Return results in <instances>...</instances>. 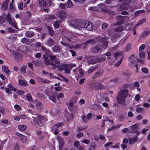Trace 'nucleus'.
I'll return each instance as SVG.
<instances>
[{
	"label": "nucleus",
	"mask_w": 150,
	"mask_h": 150,
	"mask_svg": "<svg viewBox=\"0 0 150 150\" xmlns=\"http://www.w3.org/2000/svg\"><path fill=\"white\" fill-rule=\"evenodd\" d=\"M66 12L62 11L60 12L58 16L61 20H63L66 18Z\"/></svg>",
	"instance_id": "obj_13"
},
{
	"label": "nucleus",
	"mask_w": 150,
	"mask_h": 150,
	"mask_svg": "<svg viewBox=\"0 0 150 150\" xmlns=\"http://www.w3.org/2000/svg\"><path fill=\"white\" fill-rule=\"evenodd\" d=\"M75 2H78L80 4H82L84 3L86 0H73Z\"/></svg>",
	"instance_id": "obj_54"
},
{
	"label": "nucleus",
	"mask_w": 150,
	"mask_h": 150,
	"mask_svg": "<svg viewBox=\"0 0 150 150\" xmlns=\"http://www.w3.org/2000/svg\"><path fill=\"white\" fill-rule=\"evenodd\" d=\"M18 82L21 85L26 86L28 85L27 82L22 79H20Z\"/></svg>",
	"instance_id": "obj_31"
},
{
	"label": "nucleus",
	"mask_w": 150,
	"mask_h": 150,
	"mask_svg": "<svg viewBox=\"0 0 150 150\" xmlns=\"http://www.w3.org/2000/svg\"><path fill=\"white\" fill-rule=\"evenodd\" d=\"M30 42V40L26 38H22L21 40V42L22 44L27 45L29 44Z\"/></svg>",
	"instance_id": "obj_19"
},
{
	"label": "nucleus",
	"mask_w": 150,
	"mask_h": 150,
	"mask_svg": "<svg viewBox=\"0 0 150 150\" xmlns=\"http://www.w3.org/2000/svg\"><path fill=\"white\" fill-rule=\"evenodd\" d=\"M18 128L21 130L23 131L26 128V126L24 125H20L18 126Z\"/></svg>",
	"instance_id": "obj_35"
},
{
	"label": "nucleus",
	"mask_w": 150,
	"mask_h": 150,
	"mask_svg": "<svg viewBox=\"0 0 150 150\" xmlns=\"http://www.w3.org/2000/svg\"><path fill=\"white\" fill-rule=\"evenodd\" d=\"M123 30V28L122 26H119L115 28L114 29V30L115 31L119 32H121Z\"/></svg>",
	"instance_id": "obj_25"
},
{
	"label": "nucleus",
	"mask_w": 150,
	"mask_h": 150,
	"mask_svg": "<svg viewBox=\"0 0 150 150\" xmlns=\"http://www.w3.org/2000/svg\"><path fill=\"white\" fill-rule=\"evenodd\" d=\"M103 72V70L102 69H100L98 70L93 76V78H96L101 75Z\"/></svg>",
	"instance_id": "obj_16"
},
{
	"label": "nucleus",
	"mask_w": 150,
	"mask_h": 150,
	"mask_svg": "<svg viewBox=\"0 0 150 150\" xmlns=\"http://www.w3.org/2000/svg\"><path fill=\"white\" fill-rule=\"evenodd\" d=\"M113 143L112 142H109L108 143H106L105 145V147H108L109 146H112V145L113 144Z\"/></svg>",
	"instance_id": "obj_60"
},
{
	"label": "nucleus",
	"mask_w": 150,
	"mask_h": 150,
	"mask_svg": "<svg viewBox=\"0 0 150 150\" xmlns=\"http://www.w3.org/2000/svg\"><path fill=\"white\" fill-rule=\"evenodd\" d=\"M10 24H11L12 26L14 28L18 29V27L17 25L16 22L14 21L13 20L12 21H11L9 23Z\"/></svg>",
	"instance_id": "obj_27"
},
{
	"label": "nucleus",
	"mask_w": 150,
	"mask_h": 150,
	"mask_svg": "<svg viewBox=\"0 0 150 150\" xmlns=\"http://www.w3.org/2000/svg\"><path fill=\"white\" fill-rule=\"evenodd\" d=\"M8 87L10 88H11V90L13 91H16V89L13 87V86L11 84H9L7 86Z\"/></svg>",
	"instance_id": "obj_49"
},
{
	"label": "nucleus",
	"mask_w": 150,
	"mask_h": 150,
	"mask_svg": "<svg viewBox=\"0 0 150 150\" xmlns=\"http://www.w3.org/2000/svg\"><path fill=\"white\" fill-rule=\"evenodd\" d=\"M125 119V117L123 115L120 116L119 117V120L120 121H123Z\"/></svg>",
	"instance_id": "obj_58"
},
{
	"label": "nucleus",
	"mask_w": 150,
	"mask_h": 150,
	"mask_svg": "<svg viewBox=\"0 0 150 150\" xmlns=\"http://www.w3.org/2000/svg\"><path fill=\"white\" fill-rule=\"evenodd\" d=\"M97 67L96 66L94 67H92L88 69V73H91L95 71Z\"/></svg>",
	"instance_id": "obj_32"
},
{
	"label": "nucleus",
	"mask_w": 150,
	"mask_h": 150,
	"mask_svg": "<svg viewBox=\"0 0 150 150\" xmlns=\"http://www.w3.org/2000/svg\"><path fill=\"white\" fill-rule=\"evenodd\" d=\"M26 98L28 100L30 101L32 99V97L30 94H28L27 95Z\"/></svg>",
	"instance_id": "obj_61"
},
{
	"label": "nucleus",
	"mask_w": 150,
	"mask_h": 150,
	"mask_svg": "<svg viewBox=\"0 0 150 150\" xmlns=\"http://www.w3.org/2000/svg\"><path fill=\"white\" fill-rule=\"evenodd\" d=\"M56 65H59V67H56V68H59L62 70H64V71L69 66V65L67 64L61 65L60 64V62L59 63L56 64Z\"/></svg>",
	"instance_id": "obj_15"
},
{
	"label": "nucleus",
	"mask_w": 150,
	"mask_h": 150,
	"mask_svg": "<svg viewBox=\"0 0 150 150\" xmlns=\"http://www.w3.org/2000/svg\"><path fill=\"white\" fill-rule=\"evenodd\" d=\"M87 126H84L82 127H78L76 129V132H78L81 131H82L87 127Z\"/></svg>",
	"instance_id": "obj_30"
},
{
	"label": "nucleus",
	"mask_w": 150,
	"mask_h": 150,
	"mask_svg": "<svg viewBox=\"0 0 150 150\" xmlns=\"http://www.w3.org/2000/svg\"><path fill=\"white\" fill-rule=\"evenodd\" d=\"M98 87L97 88L98 89H104L105 88V86H103L102 84H98Z\"/></svg>",
	"instance_id": "obj_52"
},
{
	"label": "nucleus",
	"mask_w": 150,
	"mask_h": 150,
	"mask_svg": "<svg viewBox=\"0 0 150 150\" xmlns=\"http://www.w3.org/2000/svg\"><path fill=\"white\" fill-rule=\"evenodd\" d=\"M45 44L50 47H52L54 45L55 41L52 38H49L45 41Z\"/></svg>",
	"instance_id": "obj_7"
},
{
	"label": "nucleus",
	"mask_w": 150,
	"mask_h": 150,
	"mask_svg": "<svg viewBox=\"0 0 150 150\" xmlns=\"http://www.w3.org/2000/svg\"><path fill=\"white\" fill-rule=\"evenodd\" d=\"M71 67L69 66L65 70V72L67 74H69L70 73L71 70Z\"/></svg>",
	"instance_id": "obj_56"
},
{
	"label": "nucleus",
	"mask_w": 150,
	"mask_h": 150,
	"mask_svg": "<svg viewBox=\"0 0 150 150\" xmlns=\"http://www.w3.org/2000/svg\"><path fill=\"white\" fill-rule=\"evenodd\" d=\"M52 51L55 52H61V47L60 46L55 45L52 48Z\"/></svg>",
	"instance_id": "obj_12"
},
{
	"label": "nucleus",
	"mask_w": 150,
	"mask_h": 150,
	"mask_svg": "<svg viewBox=\"0 0 150 150\" xmlns=\"http://www.w3.org/2000/svg\"><path fill=\"white\" fill-rule=\"evenodd\" d=\"M70 42H69V43H67L63 41L60 42V44H61L66 47L69 46L70 45Z\"/></svg>",
	"instance_id": "obj_44"
},
{
	"label": "nucleus",
	"mask_w": 150,
	"mask_h": 150,
	"mask_svg": "<svg viewBox=\"0 0 150 150\" xmlns=\"http://www.w3.org/2000/svg\"><path fill=\"white\" fill-rule=\"evenodd\" d=\"M39 4L41 6L45 7L46 6L47 4L44 0H41L39 2Z\"/></svg>",
	"instance_id": "obj_34"
},
{
	"label": "nucleus",
	"mask_w": 150,
	"mask_h": 150,
	"mask_svg": "<svg viewBox=\"0 0 150 150\" xmlns=\"http://www.w3.org/2000/svg\"><path fill=\"white\" fill-rule=\"evenodd\" d=\"M18 135L17 134V135L19 136V138L21 142L23 143H26L27 140V137L26 136L22 135L19 133H18Z\"/></svg>",
	"instance_id": "obj_17"
},
{
	"label": "nucleus",
	"mask_w": 150,
	"mask_h": 150,
	"mask_svg": "<svg viewBox=\"0 0 150 150\" xmlns=\"http://www.w3.org/2000/svg\"><path fill=\"white\" fill-rule=\"evenodd\" d=\"M130 59L132 60L130 62L129 65L130 67H136V72H138L139 71L138 69V65L137 64L138 62L137 59L135 58V57L134 55V54H132L130 57Z\"/></svg>",
	"instance_id": "obj_4"
},
{
	"label": "nucleus",
	"mask_w": 150,
	"mask_h": 150,
	"mask_svg": "<svg viewBox=\"0 0 150 150\" xmlns=\"http://www.w3.org/2000/svg\"><path fill=\"white\" fill-rule=\"evenodd\" d=\"M146 21V20L145 19H143L142 20H140L137 23V24L136 25V27L137 26L139 25L142 24L143 23H144V22H145Z\"/></svg>",
	"instance_id": "obj_38"
},
{
	"label": "nucleus",
	"mask_w": 150,
	"mask_h": 150,
	"mask_svg": "<svg viewBox=\"0 0 150 150\" xmlns=\"http://www.w3.org/2000/svg\"><path fill=\"white\" fill-rule=\"evenodd\" d=\"M57 93H54L51 96H49V99L51 100L52 102L55 103L56 101Z\"/></svg>",
	"instance_id": "obj_22"
},
{
	"label": "nucleus",
	"mask_w": 150,
	"mask_h": 150,
	"mask_svg": "<svg viewBox=\"0 0 150 150\" xmlns=\"http://www.w3.org/2000/svg\"><path fill=\"white\" fill-rule=\"evenodd\" d=\"M124 16H119L116 17V20L117 21L116 23L114 24V25H120L123 23L124 20Z\"/></svg>",
	"instance_id": "obj_6"
},
{
	"label": "nucleus",
	"mask_w": 150,
	"mask_h": 150,
	"mask_svg": "<svg viewBox=\"0 0 150 150\" xmlns=\"http://www.w3.org/2000/svg\"><path fill=\"white\" fill-rule=\"evenodd\" d=\"M145 52L143 51L140 52L139 54V57L141 58H144L145 57Z\"/></svg>",
	"instance_id": "obj_33"
},
{
	"label": "nucleus",
	"mask_w": 150,
	"mask_h": 150,
	"mask_svg": "<svg viewBox=\"0 0 150 150\" xmlns=\"http://www.w3.org/2000/svg\"><path fill=\"white\" fill-rule=\"evenodd\" d=\"M53 24L54 28H58L59 27V21H56L54 22Z\"/></svg>",
	"instance_id": "obj_39"
},
{
	"label": "nucleus",
	"mask_w": 150,
	"mask_h": 150,
	"mask_svg": "<svg viewBox=\"0 0 150 150\" xmlns=\"http://www.w3.org/2000/svg\"><path fill=\"white\" fill-rule=\"evenodd\" d=\"M137 112L138 113L140 112H144L145 111L143 108H137L136 110Z\"/></svg>",
	"instance_id": "obj_46"
},
{
	"label": "nucleus",
	"mask_w": 150,
	"mask_h": 150,
	"mask_svg": "<svg viewBox=\"0 0 150 150\" xmlns=\"http://www.w3.org/2000/svg\"><path fill=\"white\" fill-rule=\"evenodd\" d=\"M108 9H107L106 7L104 5V7L101 9V10L102 12L107 13L108 12Z\"/></svg>",
	"instance_id": "obj_59"
},
{
	"label": "nucleus",
	"mask_w": 150,
	"mask_h": 150,
	"mask_svg": "<svg viewBox=\"0 0 150 150\" xmlns=\"http://www.w3.org/2000/svg\"><path fill=\"white\" fill-rule=\"evenodd\" d=\"M35 35V33L33 31H28L26 32L25 35L28 38H31L33 37Z\"/></svg>",
	"instance_id": "obj_18"
},
{
	"label": "nucleus",
	"mask_w": 150,
	"mask_h": 150,
	"mask_svg": "<svg viewBox=\"0 0 150 150\" xmlns=\"http://www.w3.org/2000/svg\"><path fill=\"white\" fill-rule=\"evenodd\" d=\"M144 12L145 11L144 10L137 11L135 12L134 15L136 16H137L139 14L142 13H144Z\"/></svg>",
	"instance_id": "obj_42"
},
{
	"label": "nucleus",
	"mask_w": 150,
	"mask_h": 150,
	"mask_svg": "<svg viewBox=\"0 0 150 150\" xmlns=\"http://www.w3.org/2000/svg\"><path fill=\"white\" fill-rule=\"evenodd\" d=\"M50 59L49 58L45 55H43V61L45 64L47 65H50L54 67V69L56 67H59V65H56V64L59 63L60 61L59 59L55 55L53 54H50L49 55Z\"/></svg>",
	"instance_id": "obj_2"
},
{
	"label": "nucleus",
	"mask_w": 150,
	"mask_h": 150,
	"mask_svg": "<svg viewBox=\"0 0 150 150\" xmlns=\"http://www.w3.org/2000/svg\"><path fill=\"white\" fill-rule=\"evenodd\" d=\"M27 68V66L24 65L21 67L20 71L22 73V74H25L26 72L25 69Z\"/></svg>",
	"instance_id": "obj_28"
},
{
	"label": "nucleus",
	"mask_w": 150,
	"mask_h": 150,
	"mask_svg": "<svg viewBox=\"0 0 150 150\" xmlns=\"http://www.w3.org/2000/svg\"><path fill=\"white\" fill-rule=\"evenodd\" d=\"M128 87V84H125L123 85L122 87V88L124 90H120L116 98L118 102L124 106H126V105L125 99L128 94L129 91L126 89Z\"/></svg>",
	"instance_id": "obj_1"
},
{
	"label": "nucleus",
	"mask_w": 150,
	"mask_h": 150,
	"mask_svg": "<svg viewBox=\"0 0 150 150\" xmlns=\"http://www.w3.org/2000/svg\"><path fill=\"white\" fill-rule=\"evenodd\" d=\"M123 59V57H122L119 60V61L116 63L115 64L114 66L115 67H118L119 65L121 64V62H122V60Z\"/></svg>",
	"instance_id": "obj_41"
},
{
	"label": "nucleus",
	"mask_w": 150,
	"mask_h": 150,
	"mask_svg": "<svg viewBox=\"0 0 150 150\" xmlns=\"http://www.w3.org/2000/svg\"><path fill=\"white\" fill-rule=\"evenodd\" d=\"M2 69L3 71L8 75L10 74V71L8 69V67L6 66H4L2 67Z\"/></svg>",
	"instance_id": "obj_23"
},
{
	"label": "nucleus",
	"mask_w": 150,
	"mask_h": 150,
	"mask_svg": "<svg viewBox=\"0 0 150 150\" xmlns=\"http://www.w3.org/2000/svg\"><path fill=\"white\" fill-rule=\"evenodd\" d=\"M101 49V47L99 45L93 47L91 49V52L93 53H96Z\"/></svg>",
	"instance_id": "obj_10"
},
{
	"label": "nucleus",
	"mask_w": 150,
	"mask_h": 150,
	"mask_svg": "<svg viewBox=\"0 0 150 150\" xmlns=\"http://www.w3.org/2000/svg\"><path fill=\"white\" fill-rule=\"evenodd\" d=\"M7 30L8 32L10 33H13L14 32L15 29H13L11 27L8 28H7Z\"/></svg>",
	"instance_id": "obj_55"
},
{
	"label": "nucleus",
	"mask_w": 150,
	"mask_h": 150,
	"mask_svg": "<svg viewBox=\"0 0 150 150\" xmlns=\"http://www.w3.org/2000/svg\"><path fill=\"white\" fill-rule=\"evenodd\" d=\"M57 140L59 144V149L60 150H62V147L64 144V140L62 137L60 136H58Z\"/></svg>",
	"instance_id": "obj_8"
},
{
	"label": "nucleus",
	"mask_w": 150,
	"mask_h": 150,
	"mask_svg": "<svg viewBox=\"0 0 150 150\" xmlns=\"http://www.w3.org/2000/svg\"><path fill=\"white\" fill-rule=\"evenodd\" d=\"M37 117H33V121L35 125L37 124L39 125L40 124L42 123V120L43 119L42 116L39 114H36Z\"/></svg>",
	"instance_id": "obj_5"
},
{
	"label": "nucleus",
	"mask_w": 150,
	"mask_h": 150,
	"mask_svg": "<svg viewBox=\"0 0 150 150\" xmlns=\"http://www.w3.org/2000/svg\"><path fill=\"white\" fill-rule=\"evenodd\" d=\"M138 125L137 124H134L131 126V128L132 130H136L137 129Z\"/></svg>",
	"instance_id": "obj_50"
},
{
	"label": "nucleus",
	"mask_w": 150,
	"mask_h": 150,
	"mask_svg": "<svg viewBox=\"0 0 150 150\" xmlns=\"http://www.w3.org/2000/svg\"><path fill=\"white\" fill-rule=\"evenodd\" d=\"M131 47V45L130 43H128L127 44L126 47V50L128 51L129 50Z\"/></svg>",
	"instance_id": "obj_48"
},
{
	"label": "nucleus",
	"mask_w": 150,
	"mask_h": 150,
	"mask_svg": "<svg viewBox=\"0 0 150 150\" xmlns=\"http://www.w3.org/2000/svg\"><path fill=\"white\" fill-rule=\"evenodd\" d=\"M62 122L57 123L56 124L54 125L53 128H55L54 127L56 126L57 128H58L60 127L62 125Z\"/></svg>",
	"instance_id": "obj_51"
},
{
	"label": "nucleus",
	"mask_w": 150,
	"mask_h": 150,
	"mask_svg": "<svg viewBox=\"0 0 150 150\" xmlns=\"http://www.w3.org/2000/svg\"><path fill=\"white\" fill-rule=\"evenodd\" d=\"M2 7H4V10H6L8 6V2H4L2 4Z\"/></svg>",
	"instance_id": "obj_43"
},
{
	"label": "nucleus",
	"mask_w": 150,
	"mask_h": 150,
	"mask_svg": "<svg viewBox=\"0 0 150 150\" xmlns=\"http://www.w3.org/2000/svg\"><path fill=\"white\" fill-rule=\"evenodd\" d=\"M120 143L119 142L115 144L112 146H111V147L113 148H118L119 147V145Z\"/></svg>",
	"instance_id": "obj_57"
},
{
	"label": "nucleus",
	"mask_w": 150,
	"mask_h": 150,
	"mask_svg": "<svg viewBox=\"0 0 150 150\" xmlns=\"http://www.w3.org/2000/svg\"><path fill=\"white\" fill-rule=\"evenodd\" d=\"M119 1L124 2L120 6V9L121 10H127L129 7L128 6L129 4H127V1H124L122 0H119Z\"/></svg>",
	"instance_id": "obj_9"
},
{
	"label": "nucleus",
	"mask_w": 150,
	"mask_h": 150,
	"mask_svg": "<svg viewBox=\"0 0 150 150\" xmlns=\"http://www.w3.org/2000/svg\"><path fill=\"white\" fill-rule=\"evenodd\" d=\"M47 29L48 30L49 33L51 35H52L53 34V30L51 28L50 26L47 27Z\"/></svg>",
	"instance_id": "obj_40"
},
{
	"label": "nucleus",
	"mask_w": 150,
	"mask_h": 150,
	"mask_svg": "<svg viewBox=\"0 0 150 150\" xmlns=\"http://www.w3.org/2000/svg\"><path fill=\"white\" fill-rule=\"evenodd\" d=\"M138 140V137H134L130 138L129 139V144H133Z\"/></svg>",
	"instance_id": "obj_20"
},
{
	"label": "nucleus",
	"mask_w": 150,
	"mask_h": 150,
	"mask_svg": "<svg viewBox=\"0 0 150 150\" xmlns=\"http://www.w3.org/2000/svg\"><path fill=\"white\" fill-rule=\"evenodd\" d=\"M86 24L85 28L88 30H91L93 29V25L91 22H89Z\"/></svg>",
	"instance_id": "obj_14"
},
{
	"label": "nucleus",
	"mask_w": 150,
	"mask_h": 150,
	"mask_svg": "<svg viewBox=\"0 0 150 150\" xmlns=\"http://www.w3.org/2000/svg\"><path fill=\"white\" fill-rule=\"evenodd\" d=\"M122 54V52H117L115 53L114 54V56L115 57H117L118 56H121Z\"/></svg>",
	"instance_id": "obj_64"
},
{
	"label": "nucleus",
	"mask_w": 150,
	"mask_h": 150,
	"mask_svg": "<svg viewBox=\"0 0 150 150\" xmlns=\"http://www.w3.org/2000/svg\"><path fill=\"white\" fill-rule=\"evenodd\" d=\"M100 106L97 105H94L93 106V108L95 110L99 109L100 108Z\"/></svg>",
	"instance_id": "obj_53"
},
{
	"label": "nucleus",
	"mask_w": 150,
	"mask_h": 150,
	"mask_svg": "<svg viewBox=\"0 0 150 150\" xmlns=\"http://www.w3.org/2000/svg\"><path fill=\"white\" fill-rule=\"evenodd\" d=\"M102 43L103 44L102 47L105 49L107 46L108 45V42L107 41V40H105V41Z\"/></svg>",
	"instance_id": "obj_47"
},
{
	"label": "nucleus",
	"mask_w": 150,
	"mask_h": 150,
	"mask_svg": "<svg viewBox=\"0 0 150 150\" xmlns=\"http://www.w3.org/2000/svg\"><path fill=\"white\" fill-rule=\"evenodd\" d=\"M83 133L82 132H80L77 134L76 137L78 138H79L81 137H83Z\"/></svg>",
	"instance_id": "obj_62"
},
{
	"label": "nucleus",
	"mask_w": 150,
	"mask_h": 150,
	"mask_svg": "<svg viewBox=\"0 0 150 150\" xmlns=\"http://www.w3.org/2000/svg\"><path fill=\"white\" fill-rule=\"evenodd\" d=\"M100 59L99 58L89 59L87 61L88 64H94L100 61Z\"/></svg>",
	"instance_id": "obj_11"
},
{
	"label": "nucleus",
	"mask_w": 150,
	"mask_h": 150,
	"mask_svg": "<svg viewBox=\"0 0 150 150\" xmlns=\"http://www.w3.org/2000/svg\"><path fill=\"white\" fill-rule=\"evenodd\" d=\"M96 42V40L93 39H90L86 41L84 43V45H87L90 44L92 45H93Z\"/></svg>",
	"instance_id": "obj_21"
},
{
	"label": "nucleus",
	"mask_w": 150,
	"mask_h": 150,
	"mask_svg": "<svg viewBox=\"0 0 150 150\" xmlns=\"http://www.w3.org/2000/svg\"><path fill=\"white\" fill-rule=\"evenodd\" d=\"M106 39L104 37H99L98 38V40H96V41H98V42H100V43H103L106 40Z\"/></svg>",
	"instance_id": "obj_26"
},
{
	"label": "nucleus",
	"mask_w": 150,
	"mask_h": 150,
	"mask_svg": "<svg viewBox=\"0 0 150 150\" xmlns=\"http://www.w3.org/2000/svg\"><path fill=\"white\" fill-rule=\"evenodd\" d=\"M15 58L16 60H19L21 59L22 57L21 54L19 53L15 52Z\"/></svg>",
	"instance_id": "obj_24"
},
{
	"label": "nucleus",
	"mask_w": 150,
	"mask_h": 150,
	"mask_svg": "<svg viewBox=\"0 0 150 150\" xmlns=\"http://www.w3.org/2000/svg\"><path fill=\"white\" fill-rule=\"evenodd\" d=\"M88 22V21L86 20H82L79 22H76L75 23H71V25L72 26L78 28H85L86 24Z\"/></svg>",
	"instance_id": "obj_3"
},
{
	"label": "nucleus",
	"mask_w": 150,
	"mask_h": 150,
	"mask_svg": "<svg viewBox=\"0 0 150 150\" xmlns=\"http://www.w3.org/2000/svg\"><path fill=\"white\" fill-rule=\"evenodd\" d=\"M36 105L37 108L40 109H41L42 108V104L39 102H38L36 103Z\"/></svg>",
	"instance_id": "obj_36"
},
{
	"label": "nucleus",
	"mask_w": 150,
	"mask_h": 150,
	"mask_svg": "<svg viewBox=\"0 0 150 150\" xmlns=\"http://www.w3.org/2000/svg\"><path fill=\"white\" fill-rule=\"evenodd\" d=\"M6 18L7 21L9 22V23L12 21L11 18L10 17V14L9 13H8Z\"/></svg>",
	"instance_id": "obj_37"
},
{
	"label": "nucleus",
	"mask_w": 150,
	"mask_h": 150,
	"mask_svg": "<svg viewBox=\"0 0 150 150\" xmlns=\"http://www.w3.org/2000/svg\"><path fill=\"white\" fill-rule=\"evenodd\" d=\"M73 5V4L71 0H69L67 1L66 4V7L67 8L71 7Z\"/></svg>",
	"instance_id": "obj_29"
},
{
	"label": "nucleus",
	"mask_w": 150,
	"mask_h": 150,
	"mask_svg": "<svg viewBox=\"0 0 150 150\" xmlns=\"http://www.w3.org/2000/svg\"><path fill=\"white\" fill-rule=\"evenodd\" d=\"M82 118L83 121L84 122H86L88 120V118H87V117H86L84 115H82Z\"/></svg>",
	"instance_id": "obj_45"
},
{
	"label": "nucleus",
	"mask_w": 150,
	"mask_h": 150,
	"mask_svg": "<svg viewBox=\"0 0 150 150\" xmlns=\"http://www.w3.org/2000/svg\"><path fill=\"white\" fill-rule=\"evenodd\" d=\"M145 47V45L144 44H142L141 45L140 47H139V50L140 51L144 50Z\"/></svg>",
	"instance_id": "obj_63"
}]
</instances>
